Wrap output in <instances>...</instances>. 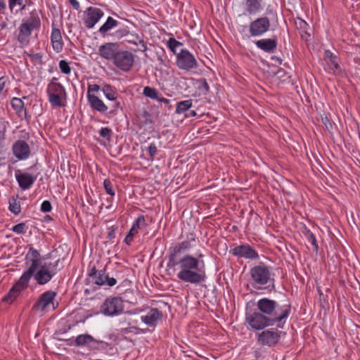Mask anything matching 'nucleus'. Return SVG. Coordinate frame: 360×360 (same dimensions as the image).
<instances>
[{
  "label": "nucleus",
  "mask_w": 360,
  "mask_h": 360,
  "mask_svg": "<svg viewBox=\"0 0 360 360\" xmlns=\"http://www.w3.org/2000/svg\"><path fill=\"white\" fill-rule=\"evenodd\" d=\"M100 89V86L98 84H89L88 86L87 94H91L92 92H97Z\"/></svg>",
  "instance_id": "nucleus-50"
},
{
  "label": "nucleus",
  "mask_w": 360,
  "mask_h": 360,
  "mask_svg": "<svg viewBox=\"0 0 360 360\" xmlns=\"http://www.w3.org/2000/svg\"><path fill=\"white\" fill-rule=\"evenodd\" d=\"M192 103L191 99L178 102L175 110L176 113L181 114L187 111L192 107Z\"/></svg>",
  "instance_id": "nucleus-29"
},
{
  "label": "nucleus",
  "mask_w": 360,
  "mask_h": 360,
  "mask_svg": "<svg viewBox=\"0 0 360 360\" xmlns=\"http://www.w3.org/2000/svg\"><path fill=\"white\" fill-rule=\"evenodd\" d=\"M104 283H105V285H108V286L112 287V286L115 285V284L117 283V279L113 277H109V276L105 273Z\"/></svg>",
  "instance_id": "nucleus-45"
},
{
  "label": "nucleus",
  "mask_w": 360,
  "mask_h": 360,
  "mask_svg": "<svg viewBox=\"0 0 360 360\" xmlns=\"http://www.w3.org/2000/svg\"><path fill=\"white\" fill-rule=\"evenodd\" d=\"M203 257V255L202 254H200L197 258H198L199 259H201V258Z\"/></svg>",
  "instance_id": "nucleus-63"
},
{
  "label": "nucleus",
  "mask_w": 360,
  "mask_h": 360,
  "mask_svg": "<svg viewBox=\"0 0 360 360\" xmlns=\"http://www.w3.org/2000/svg\"><path fill=\"white\" fill-rule=\"evenodd\" d=\"M117 33L120 36H124L128 33L126 30H120L117 31Z\"/></svg>",
  "instance_id": "nucleus-59"
},
{
  "label": "nucleus",
  "mask_w": 360,
  "mask_h": 360,
  "mask_svg": "<svg viewBox=\"0 0 360 360\" xmlns=\"http://www.w3.org/2000/svg\"><path fill=\"white\" fill-rule=\"evenodd\" d=\"M59 68L60 71L65 75H69L71 72V68L69 65V63L64 60H62L59 62Z\"/></svg>",
  "instance_id": "nucleus-41"
},
{
  "label": "nucleus",
  "mask_w": 360,
  "mask_h": 360,
  "mask_svg": "<svg viewBox=\"0 0 360 360\" xmlns=\"http://www.w3.org/2000/svg\"><path fill=\"white\" fill-rule=\"evenodd\" d=\"M6 8V3L4 0H0V11Z\"/></svg>",
  "instance_id": "nucleus-60"
},
{
  "label": "nucleus",
  "mask_w": 360,
  "mask_h": 360,
  "mask_svg": "<svg viewBox=\"0 0 360 360\" xmlns=\"http://www.w3.org/2000/svg\"><path fill=\"white\" fill-rule=\"evenodd\" d=\"M133 239H134V236L127 233V235L126 236L125 238H124V242L127 244V245H130L131 243L133 241Z\"/></svg>",
  "instance_id": "nucleus-56"
},
{
  "label": "nucleus",
  "mask_w": 360,
  "mask_h": 360,
  "mask_svg": "<svg viewBox=\"0 0 360 360\" xmlns=\"http://www.w3.org/2000/svg\"><path fill=\"white\" fill-rule=\"evenodd\" d=\"M139 231L136 229L134 226H131L130 230L129 231L128 233L133 236H136L138 233Z\"/></svg>",
  "instance_id": "nucleus-57"
},
{
  "label": "nucleus",
  "mask_w": 360,
  "mask_h": 360,
  "mask_svg": "<svg viewBox=\"0 0 360 360\" xmlns=\"http://www.w3.org/2000/svg\"><path fill=\"white\" fill-rule=\"evenodd\" d=\"M185 253V251L182 250L176 244L173 245L169 248L168 262L167 264V268H174L182 259V257Z\"/></svg>",
  "instance_id": "nucleus-15"
},
{
  "label": "nucleus",
  "mask_w": 360,
  "mask_h": 360,
  "mask_svg": "<svg viewBox=\"0 0 360 360\" xmlns=\"http://www.w3.org/2000/svg\"><path fill=\"white\" fill-rule=\"evenodd\" d=\"M26 225L25 223H19L13 226L11 230L18 234H24L26 230Z\"/></svg>",
  "instance_id": "nucleus-43"
},
{
  "label": "nucleus",
  "mask_w": 360,
  "mask_h": 360,
  "mask_svg": "<svg viewBox=\"0 0 360 360\" xmlns=\"http://www.w3.org/2000/svg\"><path fill=\"white\" fill-rule=\"evenodd\" d=\"M158 101L163 103L166 107H167L169 109L171 108L170 105V101L169 99L165 98L164 97H159V99H158Z\"/></svg>",
  "instance_id": "nucleus-53"
},
{
  "label": "nucleus",
  "mask_w": 360,
  "mask_h": 360,
  "mask_svg": "<svg viewBox=\"0 0 360 360\" xmlns=\"http://www.w3.org/2000/svg\"><path fill=\"white\" fill-rule=\"evenodd\" d=\"M304 236L307 238L308 242L310 243L313 245L314 250L316 252H317L318 250H319V245H318L316 237L314 235V233L310 230L308 229V230L306 231V233H304Z\"/></svg>",
  "instance_id": "nucleus-35"
},
{
  "label": "nucleus",
  "mask_w": 360,
  "mask_h": 360,
  "mask_svg": "<svg viewBox=\"0 0 360 360\" xmlns=\"http://www.w3.org/2000/svg\"><path fill=\"white\" fill-rule=\"evenodd\" d=\"M255 44L256 46L262 51L272 53L277 48V37L274 36L272 38L261 39L255 41Z\"/></svg>",
  "instance_id": "nucleus-17"
},
{
  "label": "nucleus",
  "mask_w": 360,
  "mask_h": 360,
  "mask_svg": "<svg viewBox=\"0 0 360 360\" xmlns=\"http://www.w3.org/2000/svg\"><path fill=\"white\" fill-rule=\"evenodd\" d=\"M136 39H139V44L141 45V49H139L141 51H146L147 50V46L143 39H139L138 36H136Z\"/></svg>",
  "instance_id": "nucleus-52"
},
{
  "label": "nucleus",
  "mask_w": 360,
  "mask_h": 360,
  "mask_svg": "<svg viewBox=\"0 0 360 360\" xmlns=\"http://www.w3.org/2000/svg\"><path fill=\"white\" fill-rule=\"evenodd\" d=\"M104 15V12L98 8L90 6L85 11L84 23L86 27L91 29Z\"/></svg>",
  "instance_id": "nucleus-13"
},
{
  "label": "nucleus",
  "mask_w": 360,
  "mask_h": 360,
  "mask_svg": "<svg viewBox=\"0 0 360 360\" xmlns=\"http://www.w3.org/2000/svg\"><path fill=\"white\" fill-rule=\"evenodd\" d=\"M59 262V259L53 263L44 262L41 263L31 273H29L30 269H27L8 292L3 297L2 300L8 303H12L20 292L27 288L30 280L32 277L38 285H43L48 283L58 273L57 266Z\"/></svg>",
  "instance_id": "nucleus-2"
},
{
  "label": "nucleus",
  "mask_w": 360,
  "mask_h": 360,
  "mask_svg": "<svg viewBox=\"0 0 360 360\" xmlns=\"http://www.w3.org/2000/svg\"><path fill=\"white\" fill-rule=\"evenodd\" d=\"M37 176H34L29 173H23L16 176V179L19 186L22 190L28 189L36 181Z\"/></svg>",
  "instance_id": "nucleus-25"
},
{
  "label": "nucleus",
  "mask_w": 360,
  "mask_h": 360,
  "mask_svg": "<svg viewBox=\"0 0 360 360\" xmlns=\"http://www.w3.org/2000/svg\"><path fill=\"white\" fill-rule=\"evenodd\" d=\"M146 226L147 224L146 222V219L143 215L139 216L132 224V226H134L138 231L146 228Z\"/></svg>",
  "instance_id": "nucleus-36"
},
{
  "label": "nucleus",
  "mask_w": 360,
  "mask_h": 360,
  "mask_svg": "<svg viewBox=\"0 0 360 360\" xmlns=\"http://www.w3.org/2000/svg\"><path fill=\"white\" fill-rule=\"evenodd\" d=\"M147 150L149 153L150 159L153 160L158 151L156 145L154 143H150L148 147Z\"/></svg>",
  "instance_id": "nucleus-47"
},
{
  "label": "nucleus",
  "mask_w": 360,
  "mask_h": 360,
  "mask_svg": "<svg viewBox=\"0 0 360 360\" xmlns=\"http://www.w3.org/2000/svg\"><path fill=\"white\" fill-rule=\"evenodd\" d=\"M105 269L98 271L95 266L91 268L88 273L89 278H87L89 283H92L98 286L105 285L104 276Z\"/></svg>",
  "instance_id": "nucleus-21"
},
{
  "label": "nucleus",
  "mask_w": 360,
  "mask_h": 360,
  "mask_svg": "<svg viewBox=\"0 0 360 360\" xmlns=\"http://www.w3.org/2000/svg\"><path fill=\"white\" fill-rule=\"evenodd\" d=\"M13 152L18 159L25 160L30 156V149L25 141L18 140L13 146Z\"/></svg>",
  "instance_id": "nucleus-19"
},
{
  "label": "nucleus",
  "mask_w": 360,
  "mask_h": 360,
  "mask_svg": "<svg viewBox=\"0 0 360 360\" xmlns=\"http://www.w3.org/2000/svg\"><path fill=\"white\" fill-rule=\"evenodd\" d=\"M281 333L276 328L264 330L258 333L257 342L262 346L273 347L279 342Z\"/></svg>",
  "instance_id": "nucleus-9"
},
{
  "label": "nucleus",
  "mask_w": 360,
  "mask_h": 360,
  "mask_svg": "<svg viewBox=\"0 0 360 360\" xmlns=\"http://www.w3.org/2000/svg\"><path fill=\"white\" fill-rule=\"evenodd\" d=\"M51 41L54 51L56 52H60L62 51L63 43L61 32L58 28L55 27L54 24L52 25Z\"/></svg>",
  "instance_id": "nucleus-24"
},
{
  "label": "nucleus",
  "mask_w": 360,
  "mask_h": 360,
  "mask_svg": "<svg viewBox=\"0 0 360 360\" xmlns=\"http://www.w3.org/2000/svg\"><path fill=\"white\" fill-rule=\"evenodd\" d=\"M8 79L6 77H0V95L1 94L3 89H4Z\"/></svg>",
  "instance_id": "nucleus-51"
},
{
  "label": "nucleus",
  "mask_w": 360,
  "mask_h": 360,
  "mask_svg": "<svg viewBox=\"0 0 360 360\" xmlns=\"http://www.w3.org/2000/svg\"><path fill=\"white\" fill-rule=\"evenodd\" d=\"M134 62V55L128 51H119L113 60L114 65L124 72H128L131 70Z\"/></svg>",
  "instance_id": "nucleus-10"
},
{
  "label": "nucleus",
  "mask_w": 360,
  "mask_h": 360,
  "mask_svg": "<svg viewBox=\"0 0 360 360\" xmlns=\"http://www.w3.org/2000/svg\"><path fill=\"white\" fill-rule=\"evenodd\" d=\"M116 227L112 226L108 229L107 238L110 240H112L115 238Z\"/></svg>",
  "instance_id": "nucleus-49"
},
{
  "label": "nucleus",
  "mask_w": 360,
  "mask_h": 360,
  "mask_svg": "<svg viewBox=\"0 0 360 360\" xmlns=\"http://www.w3.org/2000/svg\"><path fill=\"white\" fill-rule=\"evenodd\" d=\"M263 0H243V5L246 13L249 15H255L263 8Z\"/></svg>",
  "instance_id": "nucleus-22"
},
{
  "label": "nucleus",
  "mask_w": 360,
  "mask_h": 360,
  "mask_svg": "<svg viewBox=\"0 0 360 360\" xmlns=\"http://www.w3.org/2000/svg\"><path fill=\"white\" fill-rule=\"evenodd\" d=\"M11 103L19 117L22 119L25 118L27 121L30 120V116L27 115V110L25 108V103L22 99L13 98Z\"/></svg>",
  "instance_id": "nucleus-23"
},
{
  "label": "nucleus",
  "mask_w": 360,
  "mask_h": 360,
  "mask_svg": "<svg viewBox=\"0 0 360 360\" xmlns=\"http://www.w3.org/2000/svg\"><path fill=\"white\" fill-rule=\"evenodd\" d=\"M148 330H149L147 328L142 329V328H139L135 327V326L128 327V328L122 329V332L125 334L129 333H133V332H134L136 334L146 333Z\"/></svg>",
  "instance_id": "nucleus-40"
},
{
  "label": "nucleus",
  "mask_w": 360,
  "mask_h": 360,
  "mask_svg": "<svg viewBox=\"0 0 360 360\" xmlns=\"http://www.w3.org/2000/svg\"><path fill=\"white\" fill-rule=\"evenodd\" d=\"M101 310L106 316L119 315L124 310L123 300L119 297H110L105 300Z\"/></svg>",
  "instance_id": "nucleus-7"
},
{
  "label": "nucleus",
  "mask_w": 360,
  "mask_h": 360,
  "mask_svg": "<svg viewBox=\"0 0 360 360\" xmlns=\"http://www.w3.org/2000/svg\"><path fill=\"white\" fill-rule=\"evenodd\" d=\"M87 99L91 107L99 112H103L108 110V107L104 104L102 100L93 94H87Z\"/></svg>",
  "instance_id": "nucleus-26"
},
{
  "label": "nucleus",
  "mask_w": 360,
  "mask_h": 360,
  "mask_svg": "<svg viewBox=\"0 0 360 360\" xmlns=\"http://www.w3.org/2000/svg\"><path fill=\"white\" fill-rule=\"evenodd\" d=\"M120 46L117 43L108 42L99 46L98 54L106 60H114L119 51Z\"/></svg>",
  "instance_id": "nucleus-16"
},
{
  "label": "nucleus",
  "mask_w": 360,
  "mask_h": 360,
  "mask_svg": "<svg viewBox=\"0 0 360 360\" xmlns=\"http://www.w3.org/2000/svg\"><path fill=\"white\" fill-rule=\"evenodd\" d=\"M271 26L270 20L267 17L257 18L249 25V32L252 37H260L265 34Z\"/></svg>",
  "instance_id": "nucleus-11"
},
{
  "label": "nucleus",
  "mask_w": 360,
  "mask_h": 360,
  "mask_svg": "<svg viewBox=\"0 0 360 360\" xmlns=\"http://www.w3.org/2000/svg\"><path fill=\"white\" fill-rule=\"evenodd\" d=\"M25 260L26 268L30 269L29 273L32 272L41 263L45 262L44 259L41 258L39 252L32 247L29 249L28 252L25 255Z\"/></svg>",
  "instance_id": "nucleus-14"
},
{
  "label": "nucleus",
  "mask_w": 360,
  "mask_h": 360,
  "mask_svg": "<svg viewBox=\"0 0 360 360\" xmlns=\"http://www.w3.org/2000/svg\"><path fill=\"white\" fill-rule=\"evenodd\" d=\"M102 91L105 97L110 101H115L117 98V93L115 87L110 84L103 86Z\"/></svg>",
  "instance_id": "nucleus-30"
},
{
  "label": "nucleus",
  "mask_w": 360,
  "mask_h": 360,
  "mask_svg": "<svg viewBox=\"0 0 360 360\" xmlns=\"http://www.w3.org/2000/svg\"><path fill=\"white\" fill-rule=\"evenodd\" d=\"M99 135L101 137L103 138L107 141H110L111 136L112 134V129L108 127H102L99 131Z\"/></svg>",
  "instance_id": "nucleus-38"
},
{
  "label": "nucleus",
  "mask_w": 360,
  "mask_h": 360,
  "mask_svg": "<svg viewBox=\"0 0 360 360\" xmlns=\"http://www.w3.org/2000/svg\"><path fill=\"white\" fill-rule=\"evenodd\" d=\"M190 236L191 237L188 238L187 240L176 243L185 252L189 250L192 248L191 242L195 240V235L193 233H190Z\"/></svg>",
  "instance_id": "nucleus-33"
},
{
  "label": "nucleus",
  "mask_w": 360,
  "mask_h": 360,
  "mask_svg": "<svg viewBox=\"0 0 360 360\" xmlns=\"http://www.w3.org/2000/svg\"><path fill=\"white\" fill-rule=\"evenodd\" d=\"M198 89L202 95H207L210 91V86L205 78H200L197 80Z\"/></svg>",
  "instance_id": "nucleus-32"
},
{
  "label": "nucleus",
  "mask_w": 360,
  "mask_h": 360,
  "mask_svg": "<svg viewBox=\"0 0 360 360\" xmlns=\"http://www.w3.org/2000/svg\"><path fill=\"white\" fill-rule=\"evenodd\" d=\"M163 316V314L157 308L150 309L146 315L141 317V320L146 325L155 328L159 320Z\"/></svg>",
  "instance_id": "nucleus-18"
},
{
  "label": "nucleus",
  "mask_w": 360,
  "mask_h": 360,
  "mask_svg": "<svg viewBox=\"0 0 360 360\" xmlns=\"http://www.w3.org/2000/svg\"><path fill=\"white\" fill-rule=\"evenodd\" d=\"M52 210V206L49 200H44L41 205V211L43 212H49Z\"/></svg>",
  "instance_id": "nucleus-46"
},
{
  "label": "nucleus",
  "mask_w": 360,
  "mask_h": 360,
  "mask_svg": "<svg viewBox=\"0 0 360 360\" xmlns=\"http://www.w3.org/2000/svg\"><path fill=\"white\" fill-rule=\"evenodd\" d=\"M257 311L247 313L245 321L256 330H263L275 324L283 328L291 312V304L288 299L281 301L268 297L259 299L257 302Z\"/></svg>",
  "instance_id": "nucleus-1"
},
{
  "label": "nucleus",
  "mask_w": 360,
  "mask_h": 360,
  "mask_svg": "<svg viewBox=\"0 0 360 360\" xmlns=\"http://www.w3.org/2000/svg\"><path fill=\"white\" fill-rule=\"evenodd\" d=\"M230 253L235 257L248 259H257L259 258L258 252L248 244L236 245L230 250Z\"/></svg>",
  "instance_id": "nucleus-12"
},
{
  "label": "nucleus",
  "mask_w": 360,
  "mask_h": 360,
  "mask_svg": "<svg viewBox=\"0 0 360 360\" xmlns=\"http://www.w3.org/2000/svg\"><path fill=\"white\" fill-rule=\"evenodd\" d=\"M325 56L326 58H329V63L330 65L333 67V68L336 70L340 68V65L338 63V58L336 56H334L333 53H331L330 51H326Z\"/></svg>",
  "instance_id": "nucleus-37"
},
{
  "label": "nucleus",
  "mask_w": 360,
  "mask_h": 360,
  "mask_svg": "<svg viewBox=\"0 0 360 360\" xmlns=\"http://www.w3.org/2000/svg\"><path fill=\"white\" fill-rule=\"evenodd\" d=\"M250 274L255 284L264 285L269 283L266 288H269L270 285H271L272 289L275 288L274 278L272 277L271 268L264 263L260 262L258 265L252 267L250 271Z\"/></svg>",
  "instance_id": "nucleus-4"
},
{
  "label": "nucleus",
  "mask_w": 360,
  "mask_h": 360,
  "mask_svg": "<svg viewBox=\"0 0 360 360\" xmlns=\"http://www.w3.org/2000/svg\"><path fill=\"white\" fill-rule=\"evenodd\" d=\"M41 26V20L36 11L30 13V17L23 20L20 25L18 35V40L20 44H27L29 42V37L32 31L39 30Z\"/></svg>",
  "instance_id": "nucleus-5"
},
{
  "label": "nucleus",
  "mask_w": 360,
  "mask_h": 360,
  "mask_svg": "<svg viewBox=\"0 0 360 360\" xmlns=\"http://www.w3.org/2000/svg\"><path fill=\"white\" fill-rule=\"evenodd\" d=\"M103 186L108 194H109L111 196L115 195V192L112 188V184L110 179H107L104 180Z\"/></svg>",
  "instance_id": "nucleus-42"
},
{
  "label": "nucleus",
  "mask_w": 360,
  "mask_h": 360,
  "mask_svg": "<svg viewBox=\"0 0 360 360\" xmlns=\"http://www.w3.org/2000/svg\"><path fill=\"white\" fill-rule=\"evenodd\" d=\"M6 136V126L0 120V148H2Z\"/></svg>",
  "instance_id": "nucleus-44"
},
{
  "label": "nucleus",
  "mask_w": 360,
  "mask_h": 360,
  "mask_svg": "<svg viewBox=\"0 0 360 360\" xmlns=\"http://www.w3.org/2000/svg\"><path fill=\"white\" fill-rule=\"evenodd\" d=\"M53 77L47 86L49 101L53 107H63L66 105L67 94L64 86Z\"/></svg>",
  "instance_id": "nucleus-6"
},
{
  "label": "nucleus",
  "mask_w": 360,
  "mask_h": 360,
  "mask_svg": "<svg viewBox=\"0 0 360 360\" xmlns=\"http://www.w3.org/2000/svg\"><path fill=\"white\" fill-rule=\"evenodd\" d=\"M56 292L52 290L46 291L39 297L38 301L34 304V308L41 311L44 310L51 303L53 302Z\"/></svg>",
  "instance_id": "nucleus-20"
},
{
  "label": "nucleus",
  "mask_w": 360,
  "mask_h": 360,
  "mask_svg": "<svg viewBox=\"0 0 360 360\" xmlns=\"http://www.w3.org/2000/svg\"><path fill=\"white\" fill-rule=\"evenodd\" d=\"M118 25L119 22L117 20L109 16L105 22L99 28L98 31L101 34L105 35L108 32L117 27Z\"/></svg>",
  "instance_id": "nucleus-27"
},
{
  "label": "nucleus",
  "mask_w": 360,
  "mask_h": 360,
  "mask_svg": "<svg viewBox=\"0 0 360 360\" xmlns=\"http://www.w3.org/2000/svg\"><path fill=\"white\" fill-rule=\"evenodd\" d=\"M322 122L325 125L326 128L328 129L329 127H331L332 124L327 117H322Z\"/></svg>",
  "instance_id": "nucleus-55"
},
{
  "label": "nucleus",
  "mask_w": 360,
  "mask_h": 360,
  "mask_svg": "<svg viewBox=\"0 0 360 360\" xmlns=\"http://www.w3.org/2000/svg\"><path fill=\"white\" fill-rule=\"evenodd\" d=\"M15 5H19L21 6L20 10L25 9V5L22 4V0H14L12 4H8L10 10L12 11Z\"/></svg>",
  "instance_id": "nucleus-48"
},
{
  "label": "nucleus",
  "mask_w": 360,
  "mask_h": 360,
  "mask_svg": "<svg viewBox=\"0 0 360 360\" xmlns=\"http://www.w3.org/2000/svg\"><path fill=\"white\" fill-rule=\"evenodd\" d=\"M95 342H99L89 334L79 335L75 339V345L77 346L88 345Z\"/></svg>",
  "instance_id": "nucleus-28"
},
{
  "label": "nucleus",
  "mask_w": 360,
  "mask_h": 360,
  "mask_svg": "<svg viewBox=\"0 0 360 360\" xmlns=\"http://www.w3.org/2000/svg\"><path fill=\"white\" fill-rule=\"evenodd\" d=\"M179 262L180 264L177 266L180 271L176 275L179 280L195 285H198L206 281L205 262L202 259L186 254Z\"/></svg>",
  "instance_id": "nucleus-3"
},
{
  "label": "nucleus",
  "mask_w": 360,
  "mask_h": 360,
  "mask_svg": "<svg viewBox=\"0 0 360 360\" xmlns=\"http://www.w3.org/2000/svg\"><path fill=\"white\" fill-rule=\"evenodd\" d=\"M18 198V195H16V197L13 196L9 200V202H8V203H9L8 209L15 215H18V214H20V212L21 211L20 202H17Z\"/></svg>",
  "instance_id": "nucleus-31"
},
{
  "label": "nucleus",
  "mask_w": 360,
  "mask_h": 360,
  "mask_svg": "<svg viewBox=\"0 0 360 360\" xmlns=\"http://www.w3.org/2000/svg\"><path fill=\"white\" fill-rule=\"evenodd\" d=\"M158 60L160 62V64L165 65V60L162 59V56H158Z\"/></svg>",
  "instance_id": "nucleus-62"
},
{
  "label": "nucleus",
  "mask_w": 360,
  "mask_h": 360,
  "mask_svg": "<svg viewBox=\"0 0 360 360\" xmlns=\"http://www.w3.org/2000/svg\"><path fill=\"white\" fill-rule=\"evenodd\" d=\"M143 94L152 99L157 100L159 99V94L158 91L153 87L150 86H146L143 89Z\"/></svg>",
  "instance_id": "nucleus-34"
},
{
  "label": "nucleus",
  "mask_w": 360,
  "mask_h": 360,
  "mask_svg": "<svg viewBox=\"0 0 360 360\" xmlns=\"http://www.w3.org/2000/svg\"><path fill=\"white\" fill-rule=\"evenodd\" d=\"M30 56L34 59H41V56L39 53L32 54V55H30Z\"/></svg>",
  "instance_id": "nucleus-61"
},
{
  "label": "nucleus",
  "mask_w": 360,
  "mask_h": 360,
  "mask_svg": "<svg viewBox=\"0 0 360 360\" xmlns=\"http://www.w3.org/2000/svg\"><path fill=\"white\" fill-rule=\"evenodd\" d=\"M69 3L72 5L74 9L78 11L80 8V5L77 0H68Z\"/></svg>",
  "instance_id": "nucleus-54"
},
{
  "label": "nucleus",
  "mask_w": 360,
  "mask_h": 360,
  "mask_svg": "<svg viewBox=\"0 0 360 360\" xmlns=\"http://www.w3.org/2000/svg\"><path fill=\"white\" fill-rule=\"evenodd\" d=\"M180 46H182V43L177 41L174 38H169L167 41V46L168 48L173 52L174 54L176 53V49Z\"/></svg>",
  "instance_id": "nucleus-39"
},
{
  "label": "nucleus",
  "mask_w": 360,
  "mask_h": 360,
  "mask_svg": "<svg viewBox=\"0 0 360 360\" xmlns=\"http://www.w3.org/2000/svg\"><path fill=\"white\" fill-rule=\"evenodd\" d=\"M197 115V113L195 110H190L188 113L186 115V117H195Z\"/></svg>",
  "instance_id": "nucleus-58"
},
{
  "label": "nucleus",
  "mask_w": 360,
  "mask_h": 360,
  "mask_svg": "<svg viewBox=\"0 0 360 360\" xmlns=\"http://www.w3.org/2000/svg\"><path fill=\"white\" fill-rule=\"evenodd\" d=\"M176 65L179 69L186 71L198 67L194 56L187 49H182L176 54Z\"/></svg>",
  "instance_id": "nucleus-8"
}]
</instances>
